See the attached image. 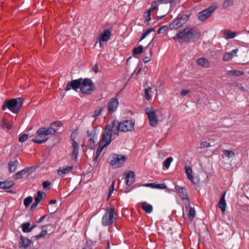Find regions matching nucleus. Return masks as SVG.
<instances>
[{
  "label": "nucleus",
  "instance_id": "obj_5",
  "mask_svg": "<svg viewBox=\"0 0 249 249\" xmlns=\"http://www.w3.org/2000/svg\"><path fill=\"white\" fill-rule=\"evenodd\" d=\"M115 208L113 206L108 207L102 218V224L104 226H109L113 222Z\"/></svg>",
  "mask_w": 249,
  "mask_h": 249
},
{
  "label": "nucleus",
  "instance_id": "obj_10",
  "mask_svg": "<svg viewBox=\"0 0 249 249\" xmlns=\"http://www.w3.org/2000/svg\"><path fill=\"white\" fill-rule=\"evenodd\" d=\"M190 14H179L172 22L174 28L178 29L184 24L189 19Z\"/></svg>",
  "mask_w": 249,
  "mask_h": 249
},
{
  "label": "nucleus",
  "instance_id": "obj_56",
  "mask_svg": "<svg viewBox=\"0 0 249 249\" xmlns=\"http://www.w3.org/2000/svg\"><path fill=\"white\" fill-rule=\"evenodd\" d=\"M166 185L164 183L157 184L156 183V189H164L166 188Z\"/></svg>",
  "mask_w": 249,
  "mask_h": 249
},
{
  "label": "nucleus",
  "instance_id": "obj_21",
  "mask_svg": "<svg viewBox=\"0 0 249 249\" xmlns=\"http://www.w3.org/2000/svg\"><path fill=\"white\" fill-rule=\"evenodd\" d=\"M238 52V49H235L231 51V52L226 53L223 55V60L224 61H228L231 60L233 57L234 55L236 56V53Z\"/></svg>",
  "mask_w": 249,
  "mask_h": 249
},
{
  "label": "nucleus",
  "instance_id": "obj_34",
  "mask_svg": "<svg viewBox=\"0 0 249 249\" xmlns=\"http://www.w3.org/2000/svg\"><path fill=\"white\" fill-rule=\"evenodd\" d=\"M196 215V211L194 208H190L188 213V218L190 220H192Z\"/></svg>",
  "mask_w": 249,
  "mask_h": 249
},
{
  "label": "nucleus",
  "instance_id": "obj_12",
  "mask_svg": "<svg viewBox=\"0 0 249 249\" xmlns=\"http://www.w3.org/2000/svg\"><path fill=\"white\" fill-rule=\"evenodd\" d=\"M82 81V78H79L69 82L67 83L65 90L69 91L72 89L73 90L77 91L78 88H81Z\"/></svg>",
  "mask_w": 249,
  "mask_h": 249
},
{
  "label": "nucleus",
  "instance_id": "obj_33",
  "mask_svg": "<svg viewBox=\"0 0 249 249\" xmlns=\"http://www.w3.org/2000/svg\"><path fill=\"white\" fill-rule=\"evenodd\" d=\"M43 195H45V193L38 191L37 193V196L35 198V201L39 203L41 201Z\"/></svg>",
  "mask_w": 249,
  "mask_h": 249
},
{
  "label": "nucleus",
  "instance_id": "obj_23",
  "mask_svg": "<svg viewBox=\"0 0 249 249\" xmlns=\"http://www.w3.org/2000/svg\"><path fill=\"white\" fill-rule=\"evenodd\" d=\"M19 162L18 160L11 161L8 163V169L10 173H12L17 170Z\"/></svg>",
  "mask_w": 249,
  "mask_h": 249
},
{
  "label": "nucleus",
  "instance_id": "obj_45",
  "mask_svg": "<svg viewBox=\"0 0 249 249\" xmlns=\"http://www.w3.org/2000/svg\"><path fill=\"white\" fill-rule=\"evenodd\" d=\"M151 91V88H149L145 89L144 91V94H145V97L147 100H149L150 98V92Z\"/></svg>",
  "mask_w": 249,
  "mask_h": 249
},
{
  "label": "nucleus",
  "instance_id": "obj_20",
  "mask_svg": "<svg viewBox=\"0 0 249 249\" xmlns=\"http://www.w3.org/2000/svg\"><path fill=\"white\" fill-rule=\"evenodd\" d=\"M226 192H224L221 196L219 201L218 202V207L223 213L226 211V203L225 201Z\"/></svg>",
  "mask_w": 249,
  "mask_h": 249
},
{
  "label": "nucleus",
  "instance_id": "obj_53",
  "mask_svg": "<svg viewBox=\"0 0 249 249\" xmlns=\"http://www.w3.org/2000/svg\"><path fill=\"white\" fill-rule=\"evenodd\" d=\"M79 153V148L73 149L72 151V155L74 157L73 159L76 160Z\"/></svg>",
  "mask_w": 249,
  "mask_h": 249
},
{
  "label": "nucleus",
  "instance_id": "obj_4",
  "mask_svg": "<svg viewBox=\"0 0 249 249\" xmlns=\"http://www.w3.org/2000/svg\"><path fill=\"white\" fill-rule=\"evenodd\" d=\"M116 124V120H114L111 124H107L105 127L102 140L100 142V143L104 144L105 146H108L111 143L112 140V133L114 134V126Z\"/></svg>",
  "mask_w": 249,
  "mask_h": 249
},
{
  "label": "nucleus",
  "instance_id": "obj_11",
  "mask_svg": "<svg viewBox=\"0 0 249 249\" xmlns=\"http://www.w3.org/2000/svg\"><path fill=\"white\" fill-rule=\"evenodd\" d=\"M56 132L54 127L49 126V127H42L40 128L36 132V135L40 138L44 137L49 135H54Z\"/></svg>",
  "mask_w": 249,
  "mask_h": 249
},
{
  "label": "nucleus",
  "instance_id": "obj_38",
  "mask_svg": "<svg viewBox=\"0 0 249 249\" xmlns=\"http://www.w3.org/2000/svg\"><path fill=\"white\" fill-rule=\"evenodd\" d=\"M154 29L155 28H150L147 30L146 31H145L141 36L140 41H142V40L144 39L148 35H149L151 32L154 31Z\"/></svg>",
  "mask_w": 249,
  "mask_h": 249
},
{
  "label": "nucleus",
  "instance_id": "obj_64",
  "mask_svg": "<svg viewBox=\"0 0 249 249\" xmlns=\"http://www.w3.org/2000/svg\"><path fill=\"white\" fill-rule=\"evenodd\" d=\"M56 203V201L54 199H52L49 202V204H54Z\"/></svg>",
  "mask_w": 249,
  "mask_h": 249
},
{
  "label": "nucleus",
  "instance_id": "obj_57",
  "mask_svg": "<svg viewBox=\"0 0 249 249\" xmlns=\"http://www.w3.org/2000/svg\"><path fill=\"white\" fill-rule=\"evenodd\" d=\"M236 86L237 88L241 90L245 91L246 90V89L243 86L242 84L237 83L236 84Z\"/></svg>",
  "mask_w": 249,
  "mask_h": 249
},
{
  "label": "nucleus",
  "instance_id": "obj_62",
  "mask_svg": "<svg viewBox=\"0 0 249 249\" xmlns=\"http://www.w3.org/2000/svg\"><path fill=\"white\" fill-rule=\"evenodd\" d=\"M47 216V215H44L43 216L39 218V219L37 221V223H41L43 221L44 218Z\"/></svg>",
  "mask_w": 249,
  "mask_h": 249
},
{
  "label": "nucleus",
  "instance_id": "obj_49",
  "mask_svg": "<svg viewBox=\"0 0 249 249\" xmlns=\"http://www.w3.org/2000/svg\"><path fill=\"white\" fill-rule=\"evenodd\" d=\"M102 111H103V107L100 108L99 109L95 110L93 114L92 115V117H93V118L97 117L101 114Z\"/></svg>",
  "mask_w": 249,
  "mask_h": 249
},
{
  "label": "nucleus",
  "instance_id": "obj_41",
  "mask_svg": "<svg viewBox=\"0 0 249 249\" xmlns=\"http://www.w3.org/2000/svg\"><path fill=\"white\" fill-rule=\"evenodd\" d=\"M171 163V157H169L166 159L163 163V169H168Z\"/></svg>",
  "mask_w": 249,
  "mask_h": 249
},
{
  "label": "nucleus",
  "instance_id": "obj_40",
  "mask_svg": "<svg viewBox=\"0 0 249 249\" xmlns=\"http://www.w3.org/2000/svg\"><path fill=\"white\" fill-rule=\"evenodd\" d=\"M234 0H225L223 3V8L227 9L233 4Z\"/></svg>",
  "mask_w": 249,
  "mask_h": 249
},
{
  "label": "nucleus",
  "instance_id": "obj_37",
  "mask_svg": "<svg viewBox=\"0 0 249 249\" xmlns=\"http://www.w3.org/2000/svg\"><path fill=\"white\" fill-rule=\"evenodd\" d=\"M33 201V197L31 196H29L27 197H26L23 201L24 205H25V207H28L29 206L30 204Z\"/></svg>",
  "mask_w": 249,
  "mask_h": 249
},
{
  "label": "nucleus",
  "instance_id": "obj_48",
  "mask_svg": "<svg viewBox=\"0 0 249 249\" xmlns=\"http://www.w3.org/2000/svg\"><path fill=\"white\" fill-rule=\"evenodd\" d=\"M211 146V144L210 142L207 141H203L200 143V148H208Z\"/></svg>",
  "mask_w": 249,
  "mask_h": 249
},
{
  "label": "nucleus",
  "instance_id": "obj_50",
  "mask_svg": "<svg viewBox=\"0 0 249 249\" xmlns=\"http://www.w3.org/2000/svg\"><path fill=\"white\" fill-rule=\"evenodd\" d=\"M160 4H159L158 1H157V0H155L151 3L152 9H153L154 10L158 9V5H160Z\"/></svg>",
  "mask_w": 249,
  "mask_h": 249
},
{
  "label": "nucleus",
  "instance_id": "obj_8",
  "mask_svg": "<svg viewBox=\"0 0 249 249\" xmlns=\"http://www.w3.org/2000/svg\"><path fill=\"white\" fill-rule=\"evenodd\" d=\"M217 8V6L216 5H212L199 12L198 14L199 19L201 21H205L212 16Z\"/></svg>",
  "mask_w": 249,
  "mask_h": 249
},
{
  "label": "nucleus",
  "instance_id": "obj_25",
  "mask_svg": "<svg viewBox=\"0 0 249 249\" xmlns=\"http://www.w3.org/2000/svg\"><path fill=\"white\" fill-rule=\"evenodd\" d=\"M236 33L229 30H225L223 32V37L225 39L233 38L236 36Z\"/></svg>",
  "mask_w": 249,
  "mask_h": 249
},
{
  "label": "nucleus",
  "instance_id": "obj_35",
  "mask_svg": "<svg viewBox=\"0 0 249 249\" xmlns=\"http://www.w3.org/2000/svg\"><path fill=\"white\" fill-rule=\"evenodd\" d=\"M37 168V167L36 166H33L26 167L24 169L26 174H31L36 171Z\"/></svg>",
  "mask_w": 249,
  "mask_h": 249
},
{
  "label": "nucleus",
  "instance_id": "obj_61",
  "mask_svg": "<svg viewBox=\"0 0 249 249\" xmlns=\"http://www.w3.org/2000/svg\"><path fill=\"white\" fill-rule=\"evenodd\" d=\"M145 186L156 189V183H155L146 184Z\"/></svg>",
  "mask_w": 249,
  "mask_h": 249
},
{
  "label": "nucleus",
  "instance_id": "obj_60",
  "mask_svg": "<svg viewBox=\"0 0 249 249\" xmlns=\"http://www.w3.org/2000/svg\"><path fill=\"white\" fill-rule=\"evenodd\" d=\"M72 147L73 148V149H75V148H79V147H78V143L75 141H73L72 142Z\"/></svg>",
  "mask_w": 249,
  "mask_h": 249
},
{
  "label": "nucleus",
  "instance_id": "obj_29",
  "mask_svg": "<svg viewBox=\"0 0 249 249\" xmlns=\"http://www.w3.org/2000/svg\"><path fill=\"white\" fill-rule=\"evenodd\" d=\"M73 167L72 166H67L66 168H61V167L57 170V174L59 175H65L72 171Z\"/></svg>",
  "mask_w": 249,
  "mask_h": 249
},
{
  "label": "nucleus",
  "instance_id": "obj_16",
  "mask_svg": "<svg viewBox=\"0 0 249 249\" xmlns=\"http://www.w3.org/2000/svg\"><path fill=\"white\" fill-rule=\"evenodd\" d=\"M119 104L118 100L113 98L108 103V110L109 113L114 112L117 109Z\"/></svg>",
  "mask_w": 249,
  "mask_h": 249
},
{
  "label": "nucleus",
  "instance_id": "obj_30",
  "mask_svg": "<svg viewBox=\"0 0 249 249\" xmlns=\"http://www.w3.org/2000/svg\"><path fill=\"white\" fill-rule=\"evenodd\" d=\"M31 224L29 222L24 223L21 225L22 230L23 232L25 233H28L31 232V229H30Z\"/></svg>",
  "mask_w": 249,
  "mask_h": 249
},
{
  "label": "nucleus",
  "instance_id": "obj_26",
  "mask_svg": "<svg viewBox=\"0 0 249 249\" xmlns=\"http://www.w3.org/2000/svg\"><path fill=\"white\" fill-rule=\"evenodd\" d=\"M1 127L3 129H7L8 131L12 128L9 121L6 118H3L0 124Z\"/></svg>",
  "mask_w": 249,
  "mask_h": 249
},
{
  "label": "nucleus",
  "instance_id": "obj_19",
  "mask_svg": "<svg viewBox=\"0 0 249 249\" xmlns=\"http://www.w3.org/2000/svg\"><path fill=\"white\" fill-rule=\"evenodd\" d=\"M126 184L128 186L131 185L135 180V173L133 171H129L127 173L125 177Z\"/></svg>",
  "mask_w": 249,
  "mask_h": 249
},
{
  "label": "nucleus",
  "instance_id": "obj_55",
  "mask_svg": "<svg viewBox=\"0 0 249 249\" xmlns=\"http://www.w3.org/2000/svg\"><path fill=\"white\" fill-rule=\"evenodd\" d=\"M159 4H167V3H171V0H157Z\"/></svg>",
  "mask_w": 249,
  "mask_h": 249
},
{
  "label": "nucleus",
  "instance_id": "obj_2",
  "mask_svg": "<svg viewBox=\"0 0 249 249\" xmlns=\"http://www.w3.org/2000/svg\"><path fill=\"white\" fill-rule=\"evenodd\" d=\"M117 124L114 126V134L119 135V132H126L134 130L135 121L134 120H124L118 123L116 121Z\"/></svg>",
  "mask_w": 249,
  "mask_h": 249
},
{
  "label": "nucleus",
  "instance_id": "obj_39",
  "mask_svg": "<svg viewBox=\"0 0 249 249\" xmlns=\"http://www.w3.org/2000/svg\"><path fill=\"white\" fill-rule=\"evenodd\" d=\"M223 153L228 158L233 157L235 156L234 152L231 150L225 149L223 150Z\"/></svg>",
  "mask_w": 249,
  "mask_h": 249
},
{
  "label": "nucleus",
  "instance_id": "obj_63",
  "mask_svg": "<svg viewBox=\"0 0 249 249\" xmlns=\"http://www.w3.org/2000/svg\"><path fill=\"white\" fill-rule=\"evenodd\" d=\"M150 60V58L149 56H145L143 58V62L145 63H148Z\"/></svg>",
  "mask_w": 249,
  "mask_h": 249
},
{
  "label": "nucleus",
  "instance_id": "obj_54",
  "mask_svg": "<svg viewBox=\"0 0 249 249\" xmlns=\"http://www.w3.org/2000/svg\"><path fill=\"white\" fill-rule=\"evenodd\" d=\"M62 125V124L59 122V121H57V122H53V123H52L50 126H52L53 127H54V126H59V127H60Z\"/></svg>",
  "mask_w": 249,
  "mask_h": 249
},
{
  "label": "nucleus",
  "instance_id": "obj_6",
  "mask_svg": "<svg viewBox=\"0 0 249 249\" xmlns=\"http://www.w3.org/2000/svg\"><path fill=\"white\" fill-rule=\"evenodd\" d=\"M95 89L94 84L89 78H85L82 81L80 91L82 93L90 94Z\"/></svg>",
  "mask_w": 249,
  "mask_h": 249
},
{
  "label": "nucleus",
  "instance_id": "obj_17",
  "mask_svg": "<svg viewBox=\"0 0 249 249\" xmlns=\"http://www.w3.org/2000/svg\"><path fill=\"white\" fill-rule=\"evenodd\" d=\"M111 33L108 29H106L100 35L99 41L107 42L110 38ZM98 42L96 41L95 45Z\"/></svg>",
  "mask_w": 249,
  "mask_h": 249
},
{
  "label": "nucleus",
  "instance_id": "obj_47",
  "mask_svg": "<svg viewBox=\"0 0 249 249\" xmlns=\"http://www.w3.org/2000/svg\"><path fill=\"white\" fill-rule=\"evenodd\" d=\"M168 26L163 25L159 29L158 32H157V34H160L161 33H164L165 32V31H166L168 30Z\"/></svg>",
  "mask_w": 249,
  "mask_h": 249
},
{
  "label": "nucleus",
  "instance_id": "obj_32",
  "mask_svg": "<svg viewBox=\"0 0 249 249\" xmlns=\"http://www.w3.org/2000/svg\"><path fill=\"white\" fill-rule=\"evenodd\" d=\"M26 173L25 172L24 169H22L18 172L16 174H15L13 176V178L15 179H19L22 178V177L25 175Z\"/></svg>",
  "mask_w": 249,
  "mask_h": 249
},
{
  "label": "nucleus",
  "instance_id": "obj_42",
  "mask_svg": "<svg viewBox=\"0 0 249 249\" xmlns=\"http://www.w3.org/2000/svg\"><path fill=\"white\" fill-rule=\"evenodd\" d=\"M143 51V47L142 46H140L138 47L135 48L133 51V54H141Z\"/></svg>",
  "mask_w": 249,
  "mask_h": 249
},
{
  "label": "nucleus",
  "instance_id": "obj_9",
  "mask_svg": "<svg viewBox=\"0 0 249 249\" xmlns=\"http://www.w3.org/2000/svg\"><path fill=\"white\" fill-rule=\"evenodd\" d=\"M175 191L177 193V194L180 197V198L183 200L186 201L185 207H189L190 202L189 201V198L187 196L188 191L187 189L182 186H180L178 185H175Z\"/></svg>",
  "mask_w": 249,
  "mask_h": 249
},
{
  "label": "nucleus",
  "instance_id": "obj_44",
  "mask_svg": "<svg viewBox=\"0 0 249 249\" xmlns=\"http://www.w3.org/2000/svg\"><path fill=\"white\" fill-rule=\"evenodd\" d=\"M143 16L144 18V22H147L151 20V14H149V13H147L146 12H145L143 13Z\"/></svg>",
  "mask_w": 249,
  "mask_h": 249
},
{
  "label": "nucleus",
  "instance_id": "obj_14",
  "mask_svg": "<svg viewBox=\"0 0 249 249\" xmlns=\"http://www.w3.org/2000/svg\"><path fill=\"white\" fill-rule=\"evenodd\" d=\"M185 170L187 178L191 181V182L195 184H198L200 182L199 178L198 177H194L193 176V170L192 167L188 166H185Z\"/></svg>",
  "mask_w": 249,
  "mask_h": 249
},
{
  "label": "nucleus",
  "instance_id": "obj_1",
  "mask_svg": "<svg viewBox=\"0 0 249 249\" xmlns=\"http://www.w3.org/2000/svg\"><path fill=\"white\" fill-rule=\"evenodd\" d=\"M23 101L21 98H13L9 101H5L2 106L3 110L8 109L14 114H18L23 106Z\"/></svg>",
  "mask_w": 249,
  "mask_h": 249
},
{
  "label": "nucleus",
  "instance_id": "obj_28",
  "mask_svg": "<svg viewBox=\"0 0 249 249\" xmlns=\"http://www.w3.org/2000/svg\"><path fill=\"white\" fill-rule=\"evenodd\" d=\"M107 146H105V145L104 144H103L100 142L99 143V144L97 148L96 153H95V156L93 158L94 160H95L98 159V158L100 155L103 149Z\"/></svg>",
  "mask_w": 249,
  "mask_h": 249
},
{
  "label": "nucleus",
  "instance_id": "obj_7",
  "mask_svg": "<svg viewBox=\"0 0 249 249\" xmlns=\"http://www.w3.org/2000/svg\"><path fill=\"white\" fill-rule=\"evenodd\" d=\"M107 160L112 166L120 167L125 162L126 157L124 155L113 154L109 156Z\"/></svg>",
  "mask_w": 249,
  "mask_h": 249
},
{
  "label": "nucleus",
  "instance_id": "obj_15",
  "mask_svg": "<svg viewBox=\"0 0 249 249\" xmlns=\"http://www.w3.org/2000/svg\"><path fill=\"white\" fill-rule=\"evenodd\" d=\"M34 240L29 239L28 238L21 235L20 236V242H19V248L20 249H26L29 247Z\"/></svg>",
  "mask_w": 249,
  "mask_h": 249
},
{
  "label": "nucleus",
  "instance_id": "obj_31",
  "mask_svg": "<svg viewBox=\"0 0 249 249\" xmlns=\"http://www.w3.org/2000/svg\"><path fill=\"white\" fill-rule=\"evenodd\" d=\"M227 74L231 75L240 76L244 74V72L237 70H231L228 71Z\"/></svg>",
  "mask_w": 249,
  "mask_h": 249
},
{
  "label": "nucleus",
  "instance_id": "obj_24",
  "mask_svg": "<svg viewBox=\"0 0 249 249\" xmlns=\"http://www.w3.org/2000/svg\"><path fill=\"white\" fill-rule=\"evenodd\" d=\"M141 207L142 210L146 213H151L153 211V206L145 201L141 203Z\"/></svg>",
  "mask_w": 249,
  "mask_h": 249
},
{
  "label": "nucleus",
  "instance_id": "obj_22",
  "mask_svg": "<svg viewBox=\"0 0 249 249\" xmlns=\"http://www.w3.org/2000/svg\"><path fill=\"white\" fill-rule=\"evenodd\" d=\"M197 64L204 68H208L210 67V63L209 60L203 57L198 59L197 61Z\"/></svg>",
  "mask_w": 249,
  "mask_h": 249
},
{
  "label": "nucleus",
  "instance_id": "obj_52",
  "mask_svg": "<svg viewBox=\"0 0 249 249\" xmlns=\"http://www.w3.org/2000/svg\"><path fill=\"white\" fill-rule=\"evenodd\" d=\"M51 184L49 181H45L43 182L42 186L44 189H47L50 188Z\"/></svg>",
  "mask_w": 249,
  "mask_h": 249
},
{
  "label": "nucleus",
  "instance_id": "obj_46",
  "mask_svg": "<svg viewBox=\"0 0 249 249\" xmlns=\"http://www.w3.org/2000/svg\"><path fill=\"white\" fill-rule=\"evenodd\" d=\"M48 140V138H45L43 140H39L37 139H33L32 141L36 143L41 144L46 142Z\"/></svg>",
  "mask_w": 249,
  "mask_h": 249
},
{
  "label": "nucleus",
  "instance_id": "obj_59",
  "mask_svg": "<svg viewBox=\"0 0 249 249\" xmlns=\"http://www.w3.org/2000/svg\"><path fill=\"white\" fill-rule=\"evenodd\" d=\"M189 92H190V90H188V89H184V90H182L181 91L180 94L182 96H185L186 94H187L188 93H189Z\"/></svg>",
  "mask_w": 249,
  "mask_h": 249
},
{
  "label": "nucleus",
  "instance_id": "obj_18",
  "mask_svg": "<svg viewBox=\"0 0 249 249\" xmlns=\"http://www.w3.org/2000/svg\"><path fill=\"white\" fill-rule=\"evenodd\" d=\"M88 137L89 138V141L91 147L93 148L95 146V140L97 139V135L96 134V130L94 128L91 131L88 130L87 131Z\"/></svg>",
  "mask_w": 249,
  "mask_h": 249
},
{
  "label": "nucleus",
  "instance_id": "obj_13",
  "mask_svg": "<svg viewBox=\"0 0 249 249\" xmlns=\"http://www.w3.org/2000/svg\"><path fill=\"white\" fill-rule=\"evenodd\" d=\"M145 110L149 120L150 125L152 126H155L157 124L158 120L155 111L150 107L146 108Z\"/></svg>",
  "mask_w": 249,
  "mask_h": 249
},
{
  "label": "nucleus",
  "instance_id": "obj_58",
  "mask_svg": "<svg viewBox=\"0 0 249 249\" xmlns=\"http://www.w3.org/2000/svg\"><path fill=\"white\" fill-rule=\"evenodd\" d=\"M38 203L36 202H35L31 206L30 209L31 210L33 211L34 210H35L36 208L37 207V205H38Z\"/></svg>",
  "mask_w": 249,
  "mask_h": 249
},
{
  "label": "nucleus",
  "instance_id": "obj_27",
  "mask_svg": "<svg viewBox=\"0 0 249 249\" xmlns=\"http://www.w3.org/2000/svg\"><path fill=\"white\" fill-rule=\"evenodd\" d=\"M14 185L12 181H1L0 189H7L11 188Z\"/></svg>",
  "mask_w": 249,
  "mask_h": 249
},
{
  "label": "nucleus",
  "instance_id": "obj_51",
  "mask_svg": "<svg viewBox=\"0 0 249 249\" xmlns=\"http://www.w3.org/2000/svg\"><path fill=\"white\" fill-rule=\"evenodd\" d=\"M28 135L27 134H24L22 135L19 138V141L21 142H24L27 140L28 139Z\"/></svg>",
  "mask_w": 249,
  "mask_h": 249
},
{
  "label": "nucleus",
  "instance_id": "obj_36",
  "mask_svg": "<svg viewBox=\"0 0 249 249\" xmlns=\"http://www.w3.org/2000/svg\"><path fill=\"white\" fill-rule=\"evenodd\" d=\"M47 234V231L46 230H43L39 234L33 236L32 237L33 240H37L40 238H42Z\"/></svg>",
  "mask_w": 249,
  "mask_h": 249
},
{
  "label": "nucleus",
  "instance_id": "obj_43",
  "mask_svg": "<svg viewBox=\"0 0 249 249\" xmlns=\"http://www.w3.org/2000/svg\"><path fill=\"white\" fill-rule=\"evenodd\" d=\"M114 186H115V181H114L112 182L111 184L110 185V186L109 187L107 199L110 197V196L112 194V193L114 190Z\"/></svg>",
  "mask_w": 249,
  "mask_h": 249
},
{
  "label": "nucleus",
  "instance_id": "obj_3",
  "mask_svg": "<svg viewBox=\"0 0 249 249\" xmlns=\"http://www.w3.org/2000/svg\"><path fill=\"white\" fill-rule=\"evenodd\" d=\"M196 34V29L195 27H188L178 33L174 37V39H181L183 41L191 42L193 40Z\"/></svg>",
  "mask_w": 249,
  "mask_h": 249
}]
</instances>
